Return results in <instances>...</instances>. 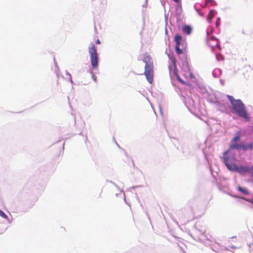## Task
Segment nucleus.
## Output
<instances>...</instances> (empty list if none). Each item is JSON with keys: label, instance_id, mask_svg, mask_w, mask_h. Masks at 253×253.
<instances>
[{"label": "nucleus", "instance_id": "nucleus-1", "mask_svg": "<svg viewBox=\"0 0 253 253\" xmlns=\"http://www.w3.org/2000/svg\"><path fill=\"white\" fill-rule=\"evenodd\" d=\"M227 97L230 101L234 111L241 118H244L246 121H250V117L248 116L247 111L245 106L241 100L234 99L233 97L229 95Z\"/></svg>", "mask_w": 253, "mask_h": 253}, {"label": "nucleus", "instance_id": "nucleus-2", "mask_svg": "<svg viewBox=\"0 0 253 253\" xmlns=\"http://www.w3.org/2000/svg\"><path fill=\"white\" fill-rule=\"evenodd\" d=\"M143 61L145 63L144 75L148 82L150 84H152L154 76V65L152 58L148 53H146L143 56Z\"/></svg>", "mask_w": 253, "mask_h": 253}, {"label": "nucleus", "instance_id": "nucleus-3", "mask_svg": "<svg viewBox=\"0 0 253 253\" xmlns=\"http://www.w3.org/2000/svg\"><path fill=\"white\" fill-rule=\"evenodd\" d=\"M230 150L225 151L222 157L223 162L228 169L231 170L235 166L234 162L236 160L235 157L233 154H229Z\"/></svg>", "mask_w": 253, "mask_h": 253}, {"label": "nucleus", "instance_id": "nucleus-4", "mask_svg": "<svg viewBox=\"0 0 253 253\" xmlns=\"http://www.w3.org/2000/svg\"><path fill=\"white\" fill-rule=\"evenodd\" d=\"M88 52L90 58V62L93 68L96 69L98 65V56L97 52V49L93 43L88 48Z\"/></svg>", "mask_w": 253, "mask_h": 253}, {"label": "nucleus", "instance_id": "nucleus-5", "mask_svg": "<svg viewBox=\"0 0 253 253\" xmlns=\"http://www.w3.org/2000/svg\"><path fill=\"white\" fill-rule=\"evenodd\" d=\"M182 40V37L180 35H175L174 41L175 43V50L177 54H181L183 53L182 50L179 48V46L181 43Z\"/></svg>", "mask_w": 253, "mask_h": 253}, {"label": "nucleus", "instance_id": "nucleus-6", "mask_svg": "<svg viewBox=\"0 0 253 253\" xmlns=\"http://www.w3.org/2000/svg\"><path fill=\"white\" fill-rule=\"evenodd\" d=\"M250 167L248 166H237L235 165L233 169L231 170V171H237L241 174H244L246 173L249 172L251 169H249Z\"/></svg>", "mask_w": 253, "mask_h": 253}, {"label": "nucleus", "instance_id": "nucleus-7", "mask_svg": "<svg viewBox=\"0 0 253 253\" xmlns=\"http://www.w3.org/2000/svg\"><path fill=\"white\" fill-rule=\"evenodd\" d=\"M208 43L209 45L211 46L212 48L218 46L219 44L218 40L213 37H211L209 39Z\"/></svg>", "mask_w": 253, "mask_h": 253}, {"label": "nucleus", "instance_id": "nucleus-8", "mask_svg": "<svg viewBox=\"0 0 253 253\" xmlns=\"http://www.w3.org/2000/svg\"><path fill=\"white\" fill-rule=\"evenodd\" d=\"M181 30L183 34L189 35L192 33V28L189 25H184L182 26Z\"/></svg>", "mask_w": 253, "mask_h": 253}, {"label": "nucleus", "instance_id": "nucleus-9", "mask_svg": "<svg viewBox=\"0 0 253 253\" xmlns=\"http://www.w3.org/2000/svg\"><path fill=\"white\" fill-rule=\"evenodd\" d=\"M214 15V10L213 9L211 10L207 16L208 20L209 22H211L212 19L213 18Z\"/></svg>", "mask_w": 253, "mask_h": 253}, {"label": "nucleus", "instance_id": "nucleus-10", "mask_svg": "<svg viewBox=\"0 0 253 253\" xmlns=\"http://www.w3.org/2000/svg\"><path fill=\"white\" fill-rule=\"evenodd\" d=\"M240 134H241V132L240 131H238L236 135L235 136V137L234 138H233L231 140V143H235V142L236 141H239L240 140Z\"/></svg>", "mask_w": 253, "mask_h": 253}, {"label": "nucleus", "instance_id": "nucleus-11", "mask_svg": "<svg viewBox=\"0 0 253 253\" xmlns=\"http://www.w3.org/2000/svg\"><path fill=\"white\" fill-rule=\"evenodd\" d=\"M230 149H236V150H241V143H232V144L230 146Z\"/></svg>", "mask_w": 253, "mask_h": 253}, {"label": "nucleus", "instance_id": "nucleus-12", "mask_svg": "<svg viewBox=\"0 0 253 253\" xmlns=\"http://www.w3.org/2000/svg\"><path fill=\"white\" fill-rule=\"evenodd\" d=\"M238 190L240 192L244 193L245 195H249V192L248 190L247 189L243 188V187H242L240 186H239L238 187Z\"/></svg>", "mask_w": 253, "mask_h": 253}, {"label": "nucleus", "instance_id": "nucleus-13", "mask_svg": "<svg viewBox=\"0 0 253 253\" xmlns=\"http://www.w3.org/2000/svg\"><path fill=\"white\" fill-rule=\"evenodd\" d=\"M241 150L244 151L248 150V144H246L244 142L241 143Z\"/></svg>", "mask_w": 253, "mask_h": 253}, {"label": "nucleus", "instance_id": "nucleus-14", "mask_svg": "<svg viewBox=\"0 0 253 253\" xmlns=\"http://www.w3.org/2000/svg\"><path fill=\"white\" fill-rule=\"evenodd\" d=\"M176 78H177V80L180 82L181 84H186V85H189V84H188L187 83H186L185 82H184V81H183L180 77L178 75H176Z\"/></svg>", "mask_w": 253, "mask_h": 253}, {"label": "nucleus", "instance_id": "nucleus-15", "mask_svg": "<svg viewBox=\"0 0 253 253\" xmlns=\"http://www.w3.org/2000/svg\"><path fill=\"white\" fill-rule=\"evenodd\" d=\"M0 216L3 218L7 219V216L6 215L5 213H4L2 211L0 210Z\"/></svg>", "mask_w": 253, "mask_h": 253}, {"label": "nucleus", "instance_id": "nucleus-16", "mask_svg": "<svg viewBox=\"0 0 253 253\" xmlns=\"http://www.w3.org/2000/svg\"><path fill=\"white\" fill-rule=\"evenodd\" d=\"M253 149V143H251L248 144V150Z\"/></svg>", "mask_w": 253, "mask_h": 253}, {"label": "nucleus", "instance_id": "nucleus-17", "mask_svg": "<svg viewBox=\"0 0 253 253\" xmlns=\"http://www.w3.org/2000/svg\"><path fill=\"white\" fill-rule=\"evenodd\" d=\"M92 78L95 82H97V77L94 74L92 75Z\"/></svg>", "mask_w": 253, "mask_h": 253}, {"label": "nucleus", "instance_id": "nucleus-18", "mask_svg": "<svg viewBox=\"0 0 253 253\" xmlns=\"http://www.w3.org/2000/svg\"><path fill=\"white\" fill-rule=\"evenodd\" d=\"M220 18H218L217 19V21H216V26L217 27H218V26H219V25H220Z\"/></svg>", "mask_w": 253, "mask_h": 253}, {"label": "nucleus", "instance_id": "nucleus-19", "mask_svg": "<svg viewBox=\"0 0 253 253\" xmlns=\"http://www.w3.org/2000/svg\"><path fill=\"white\" fill-rule=\"evenodd\" d=\"M249 169H251V170L249 172L251 173L252 175L253 176V166L250 167Z\"/></svg>", "mask_w": 253, "mask_h": 253}, {"label": "nucleus", "instance_id": "nucleus-20", "mask_svg": "<svg viewBox=\"0 0 253 253\" xmlns=\"http://www.w3.org/2000/svg\"><path fill=\"white\" fill-rule=\"evenodd\" d=\"M174 2L177 3L181 4V0H172Z\"/></svg>", "mask_w": 253, "mask_h": 253}, {"label": "nucleus", "instance_id": "nucleus-21", "mask_svg": "<svg viewBox=\"0 0 253 253\" xmlns=\"http://www.w3.org/2000/svg\"><path fill=\"white\" fill-rule=\"evenodd\" d=\"M100 43H101V42H100V40H98H98H96V43L97 44H100Z\"/></svg>", "mask_w": 253, "mask_h": 253}, {"label": "nucleus", "instance_id": "nucleus-22", "mask_svg": "<svg viewBox=\"0 0 253 253\" xmlns=\"http://www.w3.org/2000/svg\"><path fill=\"white\" fill-rule=\"evenodd\" d=\"M248 201L250 202L252 204H253V198L251 200H249Z\"/></svg>", "mask_w": 253, "mask_h": 253}]
</instances>
